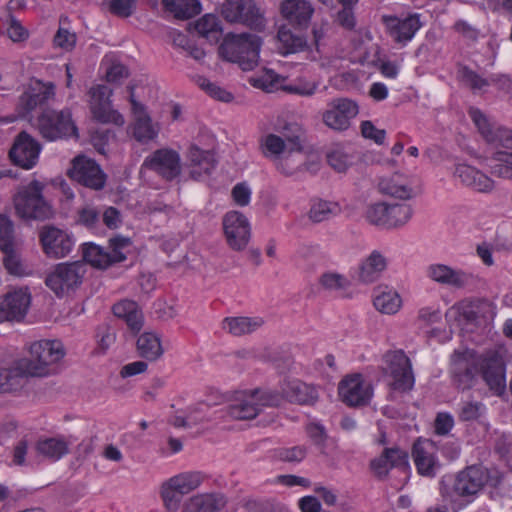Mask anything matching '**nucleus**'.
<instances>
[{
    "label": "nucleus",
    "instance_id": "f704fd0d",
    "mask_svg": "<svg viewBox=\"0 0 512 512\" xmlns=\"http://www.w3.org/2000/svg\"><path fill=\"white\" fill-rule=\"evenodd\" d=\"M55 86L52 83L43 85L38 90L33 88L22 94L20 97V105L25 113H30L38 106H42L54 96Z\"/></svg>",
    "mask_w": 512,
    "mask_h": 512
},
{
    "label": "nucleus",
    "instance_id": "412c9836",
    "mask_svg": "<svg viewBox=\"0 0 512 512\" xmlns=\"http://www.w3.org/2000/svg\"><path fill=\"white\" fill-rule=\"evenodd\" d=\"M487 473L481 466H468L455 475L453 492L460 497L476 495L486 484Z\"/></svg>",
    "mask_w": 512,
    "mask_h": 512
},
{
    "label": "nucleus",
    "instance_id": "bf43d9fd",
    "mask_svg": "<svg viewBox=\"0 0 512 512\" xmlns=\"http://www.w3.org/2000/svg\"><path fill=\"white\" fill-rule=\"evenodd\" d=\"M384 453L385 459L391 468L406 470L409 467V455L405 450L399 447H391L385 448Z\"/></svg>",
    "mask_w": 512,
    "mask_h": 512
},
{
    "label": "nucleus",
    "instance_id": "e433bc0d",
    "mask_svg": "<svg viewBox=\"0 0 512 512\" xmlns=\"http://www.w3.org/2000/svg\"><path fill=\"white\" fill-rule=\"evenodd\" d=\"M162 4L177 19H190L201 12L199 0H162Z\"/></svg>",
    "mask_w": 512,
    "mask_h": 512
},
{
    "label": "nucleus",
    "instance_id": "680f3d73",
    "mask_svg": "<svg viewBox=\"0 0 512 512\" xmlns=\"http://www.w3.org/2000/svg\"><path fill=\"white\" fill-rule=\"evenodd\" d=\"M15 246L14 225L10 218L0 214V249Z\"/></svg>",
    "mask_w": 512,
    "mask_h": 512
},
{
    "label": "nucleus",
    "instance_id": "aec40b11",
    "mask_svg": "<svg viewBox=\"0 0 512 512\" xmlns=\"http://www.w3.org/2000/svg\"><path fill=\"white\" fill-rule=\"evenodd\" d=\"M338 394L342 402L350 407L368 404L372 395L361 374H354L342 379L338 385Z\"/></svg>",
    "mask_w": 512,
    "mask_h": 512
},
{
    "label": "nucleus",
    "instance_id": "a211bd4d",
    "mask_svg": "<svg viewBox=\"0 0 512 512\" xmlns=\"http://www.w3.org/2000/svg\"><path fill=\"white\" fill-rule=\"evenodd\" d=\"M469 116L487 143L512 150L511 129L506 127H492L487 117L478 108H471L469 110Z\"/></svg>",
    "mask_w": 512,
    "mask_h": 512
},
{
    "label": "nucleus",
    "instance_id": "4be33fe9",
    "mask_svg": "<svg viewBox=\"0 0 512 512\" xmlns=\"http://www.w3.org/2000/svg\"><path fill=\"white\" fill-rule=\"evenodd\" d=\"M428 276L443 285L457 289L475 284L477 277L463 270H455L444 264H433L428 267Z\"/></svg>",
    "mask_w": 512,
    "mask_h": 512
},
{
    "label": "nucleus",
    "instance_id": "3c124183",
    "mask_svg": "<svg viewBox=\"0 0 512 512\" xmlns=\"http://www.w3.org/2000/svg\"><path fill=\"white\" fill-rule=\"evenodd\" d=\"M172 478L183 493L189 494L204 482L206 476L200 471H188L179 473Z\"/></svg>",
    "mask_w": 512,
    "mask_h": 512
},
{
    "label": "nucleus",
    "instance_id": "774afa93",
    "mask_svg": "<svg viewBox=\"0 0 512 512\" xmlns=\"http://www.w3.org/2000/svg\"><path fill=\"white\" fill-rule=\"evenodd\" d=\"M361 134L364 138L373 140L376 144H383L386 138V131L378 129L371 121L361 123Z\"/></svg>",
    "mask_w": 512,
    "mask_h": 512
},
{
    "label": "nucleus",
    "instance_id": "de8ad7c7",
    "mask_svg": "<svg viewBox=\"0 0 512 512\" xmlns=\"http://www.w3.org/2000/svg\"><path fill=\"white\" fill-rule=\"evenodd\" d=\"M413 215V209L408 204H388L387 229L405 225Z\"/></svg>",
    "mask_w": 512,
    "mask_h": 512
},
{
    "label": "nucleus",
    "instance_id": "13d9d810",
    "mask_svg": "<svg viewBox=\"0 0 512 512\" xmlns=\"http://www.w3.org/2000/svg\"><path fill=\"white\" fill-rule=\"evenodd\" d=\"M253 397H255V402L258 404V407H279L283 402V394L281 395L279 392L274 390H259L255 389L251 392Z\"/></svg>",
    "mask_w": 512,
    "mask_h": 512
},
{
    "label": "nucleus",
    "instance_id": "4c0bfd02",
    "mask_svg": "<svg viewBox=\"0 0 512 512\" xmlns=\"http://www.w3.org/2000/svg\"><path fill=\"white\" fill-rule=\"evenodd\" d=\"M486 304L483 300L461 301L451 307L445 314L446 319L451 315L459 316L466 324H475L478 321L481 306Z\"/></svg>",
    "mask_w": 512,
    "mask_h": 512
},
{
    "label": "nucleus",
    "instance_id": "6ab92c4d",
    "mask_svg": "<svg viewBox=\"0 0 512 512\" xmlns=\"http://www.w3.org/2000/svg\"><path fill=\"white\" fill-rule=\"evenodd\" d=\"M358 114V105L348 98H337L323 113V122L331 129L343 131L349 128L350 120Z\"/></svg>",
    "mask_w": 512,
    "mask_h": 512
},
{
    "label": "nucleus",
    "instance_id": "473e14b6",
    "mask_svg": "<svg viewBox=\"0 0 512 512\" xmlns=\"http://www.w3.org/2000/svg\"><path fill=\"white\" fill-rule=\"evenodd\" d=\"M136 351L139 357L150 362L157 361L164 354L160 337L152 332H144L138 337Z\"/></svg>",
    "mask_w": 512,
    "mask_h": 512
},
{
    "label": "nucleus",
    "instance_id": "37998d69",
    "mask_svg": "<svg viewBox=\"0 0 512 512\" xmlns=\"http://www.w3.org/2000/svg\"><path fill=\"white\" fill-rule=\"evenodd\" d=\"M83 263L90 264L98 269H106L111 266L108 252L94 243H85L82 248Z\"/></svg>",
    "mask_w": 512,
    "mask_h": 512
},
{
    "label": "nucleus",
    "instance_id": "0eeeda50",
    "mask_svg": "<svg viewBox=\"0 0 512 512\" xmlns=\"http://www.w3.org/2000/svg\"><path fill=\"white\" fill-rule=\"evenodd\" d=\"M142 167L155 172L166 181H173L181 174V157L171 148L157 149L144 159Z\"/></svg>",
    "mask_w": 512,
    "mask_h": 512
},
{
    "label": "nucleus",
    "instance_id": "e2e57ef3",
    "mask_svg": "<svg viewBox=\"0 0 512 512\" xmlns=\"http://www.w3.org/2000/svg\"><path fill=\"white\" fill-rule=\"evenodd\" d=\"M245 508L249 512H278L281 505L274 499H251L246 501Z\"/></svg>",
    "mask_w": 512,
    "mask_h": 512
},
{
    "label": "nucleus",
    "instance_id": "4d7b16f0",
    "mask_svg": "<svg viewBox=\"0 0 512 512\" xmlns=\"http://www.w3.org/2000/svg\"><path fill=\"white\" fill-rule=\"evenodd\" d=\"M485 410L483 403L478 401L463 402L459 408L458 419L461 422H471L478 420Z\"/></svg>",
    "mask_w": 512,
    "mask_h": 512
},
{
    "label": "nucleus",
    "instance_id": "c03bdc74",
    "mask_svg": "<svg viewBox=\"0 0 512 512\" xmlns=\"http://www.w3.org/2000/svg\"><path fill=\"white\" fill-rule=\"evenodd\" d=\"M340 211L338 203L318 199L311 204L309 218L315 223H320L338 215Z\"/></svg>",
    "mask_w": 512,
    "mask_h": 512
},
{
    "label": "nucleus",
    "instance_id": "bb28decb",
    "mask_svg": "<svg viewBox=\"0 0 512 512\" xmlns=\"http://www.w3.org/2000/svg\"><path fill=\"white\" fill-rule=\"evenodd\" d=\"M452 366L453 383L462 391L472 388L477 374V367L465 358L463 353H455Z\"/></svg>",
    "mask_w": 512,
    "mask_h": 512
},
{
    "label": "nucleus",
    "instance_id": "7ed1b4c3",
    "mask_svg": "<svg viewBox=\"0 0 512 512\" xmlns=\"http://www.w3.org/2000/svg\"><path fill=\"white\" fill-rule=\"evenodd\" d=\"M262 43V38L256 34L228 33L218 53L223 60L238 64L243 71H251L258 65Z\"/></svg>",
    "mask_w": 512,
    "mask_h": 512
},
{
    "label": "nucleus",
    "instance_id": "09e8293b",
    "mask_svg": "<svg viewBox=\"0 0 512 512\" xmlns=\"http://www.w3.org/2000/svg\"><path fill=\"white\" fill-rule=\"evenodd\" d=\"M457 73L459 80L472 90H480L489 86L490 82L497 81L494 77H491L490 80L481 77L467 65H459Z\"/></svg>",
    "mask_w": 512,
    "mask_h": 512
},
{
    "label": "nucleus",
    "instance_id": "2eb2a0df",
    "mask_svg": "<svg viewBox=\"0 0 512 512\" xmlns=\"http://www.w3.org/2000/svg\"><path fill=\"white\" fill-rule=\"evenodd\" d=\"M40 143L26 131L20 132L9 151L12 163L23 169L33 168L39 159Z\"/></svg>",
    "mask_w": 512,
    "mask_h": 512
},
{
    "label": "nucleus",
    "instance_id": "f3484780",
    "mask_svg": "<svg viewBox=\"0 0 512 512\" xmlns=\"http://www.w3.org/2000/svg\"><path fill=\"white\" fill-rule=\"evenodd\" d=\"M30 304L31 295L27 289H15L7 292L0 300V322L23 320Z\"/></svg>",
    "mask_w": 512,
    "mask_h": 512
},
{
    "label": "nucleus",
    "instance_id": "2f4dec72",
    "mask_svg": "<svg viewBox=\"0 0 512 512\" xmlns=\"http://www.w3.org/2000/svg\"><path fill=\"white\" fill-rule=\"evenodd\" d=\"M188 158L193 166L190 173L194 179H199L203 174L209 175L216 165L214 154L209 150H202L196 145L189 147Z\"/></svg>",
    "mask_w": 512,
    "mask_h": 512
},
{
    "label": "nucleus",
    "instance_id": "ddd939ff",
    "mask_svg": "<svg viewBox=\"0 0 512 512\" xmlns=\"http://www.w3.org/2000/svg\"><path fill=\"white\" fill-rule=\"evenodd\" d=\"M280 14L287 26L298 32H306L311 25L315 8L310 0H282Z\"/></svg>",
    "mask_w": 512,
    "mask_h": 512
},
{
    "label": "nucleus",
    "instance_id": "f03ea898",
    "mask_svg": "<svg viewBox=\"0 0 512 512\" xmlns=\"http://www.w3.org/2000/svg\"><path fill=\"white\" fill-rule=\"evenodd\" d=\"M44 189L45 184L36 179L19 186L12 197L16 216L25 221L53 218L55 211L51 201L44 196Z\"/></svg>",
    "mask_w": 512,
    "mask_h": 512
},
{
    "label": "nucleus",
    "instance_id": "9d476101",
    "mask_svg": "<svg viewBox=\"0 0 512 512\" xmlns=\"http://www.w3.org/2000/svg\"><path fill=\"white\" fill-rule=\"evenodd\" d=\"M39 241L44 254L54 259L69 255L75 244L71 234L53 225H44L40 229Z\"/></svg>",
    "mask_w": 512,
    "mask_h": 512
},
{
    "label": "nucleus",
    "instance_id": "338daca9",
    "mask_svg": "<svg viewBox=\"0 0 512 512\" xmlns=\"http://www.w3.org/2000/svg\"><path fill=\"white\" fill-rule=\"evenodd\" d=\"M3 254V263L5 268L10 274L19 275L22 271L20 258L16 253L15 246H10L7 249H0Z\"/></svg>",
    "mask_w": 512,
    "mask_h": 512
},
{
    "label": "nucleus",
    "instance_id": "6e6552de",
    "mask_svg": "<svg viewBox=\"0 0 512 512\" xmlns=\"http://www.w3.org/2000/svg\"><path fill=\"white\" fill-rule=\"evenodd\" d=\"M444 449L432 439L418 437L412 446V459L417 472L424 477L433 478L440 469L441 464L437 457V451Z\"/></svg>",
    "mask_w": 512,
    "mask_h": 512
},
{
    "label": "nucleus",
    "instance_id": "c756f323",
    "mask_svg": "<svg viewBox=\"0 0 512 512\" xmlns=\"http://www.w3.org/2000/svg\"><path fill=\"white\" fill-rule=\"evenodd\" d=\"M282 393L289 402L300 405H312L318 399L315 388L298 379L286 381L282 386Z\"/></svg>",
    "mask_w": 512,
    "mask_h": 512
},
{
    "label": "nucleus",
    "instance_id": "a18cd8bd",
    "mask_svg": "<svg viewBox=\"0 0 512 512\" xmlns=\"http://www.w3.org/2000/svg\"><path fill=\"white\" fill-rule=\"evenodd\" d=\"M401 303L399 294L394 290L380 291L373 300L375 308L384 314H395Z\"/></svg>",
    "mask_w": 512,
    "mask_h": 512
},
{
    "label": "nucleus",
    "instance_id": "79ce46f5",
    "mask_svg": "<svg viewBox=\"0 0 512 512\" xmlns=\"http://www.w3.org/2000/svg\"><path fill=\"white\" fill-rule=\"evenodd\" d=\"M184 495L186 494L181 491L172 477L161 484L160 496L164 507L169 512H176L179 509Z\"/></svg>",
    "mask_w": 512,
    "mask_h": 512
},
{
    "label": "nucleus",
    "instance_id": "39448f33",
    "mask_svg": "<svg viewBox=\"0 0 512 512\" xmlns=\"http://www.w3.org/2000/svg\"><path fill=\"white\" fill-rule=\"evenodd\" d=\"M86 272L82 261L59 263L46 276L45 284L57 297L69 296L81 286Z\"/></svg>",
    "mask_w": 512,
    "mask_h": 512
},
{
    "label": "nucleus",
    "instance_id": "0e129e2a",
    "mask_svg": "<svg viewBox=\"0 0 512 512\" xmlns=\"http://www.w3.org/2000/svg\"><path fill=\"white\" fill-rule=\"evenodd\" d=\"M136 7V0H110L109 11L121 18L130 17Z\"/></svg>",
    "mask_w": 512,
    "mask_h": 512
},
{
    "label": "nucleus",
    "instance_id": "7c9ffc66",
    "mask_svg": "<svg viewBox=\"0 0 512 512\" xmlns=\"http://www.w3.org/2000/svg\"><path fill=\"white\" fill-rule=\"evenodd\" d=\"M302 152L303 151L289 149L277 161V169L286 176H292L301 171H316L318 163L306 162Z\"/></svg>",
    "mask_w": 512,
    "mask_h": 512
},
{
    "label": "nucleus",
    "instance_id": "49530a36",
    "mask_svg": "<svg viewBox=\"0 0 512 512\" xmlns=\"http://www.w3.org/2000/svg\"><path fill=\"white\" fill-rule=\"evenodd\" d=\"M280 132L284 141H287L291 145L290 149L303 151V143L306 140V135L304 128L300 124L296 122L285 123Z\"/></svg>",
    "mask_w": 512,
    "mask_h": 512
},
{
    "label": "nucleus",
    "instance_id": "1a4fd4ad",
    "mask_svg": "<svg viewBox=\"0 0 512 512\" xmlns=\"http://www.w3.org/2000/svg\"><path fill=\"white\" fill-rule=\"evenodd\" d=\"M112 89L107 85H96L89 90V106L93 117L101 123H113L122 126L125 121L122 114L112 109L110 97Z\"/></svg>",
    "mask_w": 512,
    "mask_h": 512
},
{
    "label": "nucleus",
    "instance_id": "c85d7f7f",
    "mask_svg": "<svg viewBox=\"0 0 512 512\" xmlns=\"http://www.w3.org/2000/svg\"><path fill=\"white\" fill-rule=\"evenodd\" d=\"M277 38L283 55L295 54L309 49L305 32L295 31L290 26L281 25L277 32Z\"/></svg>",
    "mask_w": 512,
    "mask_h": 512
},
{
    "label": "nucleus",
    "instance_id": "393cba45",
    "mask_svg": "<svg viewBox=\"0 0 512 512\" xmlns=\"http://www.w3.org/2000/svg\"><path fill=\"white\" fill-rule=\"evenodd\" d=\"M386 267V258L378 250H373L370 255L361 262L354 278L363 284L373 283L380 278Z\"/></svg>",
    "mask_w": 512,
    "mask_h": 512
},
{
    "label": "nucleus",
    "instance_id": "cd10ccee",
    "mask_svg": "<svg viewBox=\"0 0 512 512\" xmlns=\"http://www.w3.org/2000/svg\"><path fill=\"white\" fill-rule=\"evenodd\" d=\"M454 175L458 177L464 185L478 192L488 193L494 188V181L491 178L470 165H457Z\"/></svg>",
    "mask_w": 512,
    "mask_h": 512
},
{
    "label": "nucleus",
    "instance_id": "5fc2aeb1",
    "mask_svg": "<svg viewBox=\"0 0 512 512\" xmlns=\"http://www.w3.org/2000/svg\"><path fill=\"white\" fill-rule=\"evenodd\" d=\"M22 378L17 364L13 369H0V393L16 390L21 386Z\"/></svg>",
    "mask_w": 512,
    "mask_h": 512
},
{
    "label": "nucleus",
    "instance_id": "4468645a",
    "mask_svg": "<svg viewBox=\"0 0 512 512\" xmlns=\"http://www.w3.org/2000/svg\"><path fill=\"white\" fill-rule=\"evenodd\" d=\"M69 176L79 184L94 190L104 188L107 178L95 160L83 155L73 159Z\"/></svg>",
    "mask_w": 512,
    "mask_h": 512
},
{
    "label": "nucleus",
    "instance_id": "c9c22d12",
    "mask_svg": "<svg viewBox=\"0 0 512 512\" xmlns=\"http://www.w3.org/2000/svg\"><path fill=\"white\" fill-rule=\"evenodd\" d=\"M263 324L264 320L261 317H227L223 320V328L234 336L252 333Z\"/></svg>",
    "mask_w": 512,
    "mask_h": 512
},
{
    "label": "nucleus",
    "instance_id": "423d86ee",
    "mask_svg": "<svg viewBox=\"0 0 512 512\" xmlns=\"http://www.w3.org/2000/svg\"><path fill=\"white\" fill-rule=\"evenodd\" d=\"M222 16L230 23H240L251 30L262 32L266 27L264 12L255 0H225Z\"/></svg>",
    "mask_w": 512,
    "mask_h": 512
},
{
    "label": "nucleus",
    "instance_id": "a878e982",
    "mask_svg": "<svg viewBox=\"0 0 512 512\" xmlns=\"http://www.w3.org/2000/svg\"><path fill=\"white\" fill-rule=\"evenodd\" d=\"M113 314L125 320L129 331L136 336L144 325V317L138 304L132 300H121L113 305Z\"/></svg>",
    "mask_w": 512,
    "mask_h": 512
},
{
    "label": "nucleus",
    "instance_id": "20e7f679",
    "mask_svg": "<svg viewBox=\"0 0 512 512\" xmlns=\"http://www.w3.org/2000/svg\"><path fill=\"white\" fill-rule=\"evenodd\" d=\"M40 135L48 141L78 139V128L70 109H45L37 118Z\"/></svg>",
    "mask_w": 512,
    "mask_h": 512
},
{
    "label": "nucleus",
    "instance_id": "b1692460",
    "mask_svg": "<svg viewBox=\"0 0 512 512\" xmlns=\"http://www.w3.org/2000/svg\"><path fill=\"white\" fill-rule=\"evenodd\" d=\"M227 501L221 493H202L188 498L182 507V512H219Z\"/></svg>",
    "mask_w": 512,
    "mask_h": 512
},
{
    "label": "nucleus",
    "instance_id": "58836bf2",
    "mask_svg": "<svg viewBox=\"0 0 512 512\" xmlns=\"http://www.w3.org/2000/svg\"><path fill=\"white\" fill-rule=\"evenodd\" d=\"M195 31L211 44L217 43L222 36L219 19L213 14H205L197 20Z\"/></svg>",
    "mask_w": 512,
    "mask_h": 512
},
{
    "label": "nucleus",
    "instance_id": "5701e85b",
    "mask_svg": "<svg viewBox=\"0 0 512 512\" xmlns=\"http://www.w3.org/2000/svg\"><path fill=\"white\" fill-rule=\"evenodd\" d=\"M482 378L490 391L496 396L506 392V365L502 359L490 357L484 360L481 366Z\"/></svg>",
    "mask_w": 512,
    "mask_h": 512
},
{
    "label": "nucleus",
    "instance_id": "69168bd1",
    "mask_svg": "<svg viewBox=\"0 0 512 512\" xmlns=\"http://www.w3.org/2000/svg\"><path fill=\"white\" fill-rule=\"evenodd\" d=\"M100 220V212L92 206L83 207L78 211L77 222L88 229L97 227Z\"/></svg>",
    "mask_w": 512,
    "mask_h": 512
},
{
    "label": "nucleus",
    "instance_id": "f257e3e1",
    "mask_svg": "<svg viewBox=\"0 0 512 512\" xmlns=\"http://www.w3.org/2000/svg\"><path fill=\"white\" fill-rule=\"evenodd\" d=\"M30 358H23L17 362L18 372L23 377H45L55 370L54 365L61 361L65 348L60 340L42 339L30 346Z\"/></svg>",
    "mask_w": 512,
    "mask_h": 512
},
{
    "label": "nucleus",
    "instance_id": "a19ab883",
    "mask_svg": "<svg viewBox=\"0 0 512 512\" xmlns=\"http://www.w3.org/2000/svg\"><path fill=\"white\" fill-rule=\"evenodd\" d=\"M378 186L380 192L383 194L402 200L412 198V189L401 180L398 174L389 178H382Z\"/></svg>",
    "mask_w": 512,
    "mask_h": 512
},
{
    "label": "nucleus",
    "instance_id": "8fccbe9b",
    "mask_svg": "<svg viewBox=\"0 0 512 512\" xmlns=\"http://www.w3.org/2000/svg\"><path fill=\"white\" fill-rule=\"evenodd\" d=\"M285 141L275 134H268L260 140V150L266 158L276 159L285 152Z\"/></svg>",
    "mask_w": 512,
    "mask_h": 512
},
{
    "label": "nucleus",
    "instance_id": "603ef678",
    "mask_svg": "<svg viewBox=\"0 0 512 512\" xmlns=\"http://www.w3.org/2000/svg\"><path fill=\"white\" fill-rule=\"evenodd\" d=\"M364 216L371 225L387 229L388 204L385 202L374 203L367 207Z\"/></svg>",
    "mask_w": 512,
    "mask_h": 512
},
{
    "label": "nucleus",
    "instance_id": "dca6fc26",
    "mask_svg": "<svg viewBox=\"0 0 512 512\" xmlns=\"http://www.w3.org/2000/svg\"><path fill=\"white\" fill-rule=\"evenodd\" d=\"M381 20L387 34L395 43L401 45H406L410 42L416 32L422 27L418 14H411L405 18H399L395 15H383Z\"/></svg>",
    "mask_w": 512,
    "mask_h": 512
},
{
    "label": "nucleus",
    "instance_id": "ea45409f",
    "mask_svg": "<svg viewBox=\"0 0 512 512\" xmlns=\"http://www.w3.org/2000/svg\"><path fill=\"white\" fill-rule=\"evenodd\" d=\"M37 451L44 457L57 461L68 454V442L62 438H46L37 443Z\"/></svg>",
    "mask_w": 512,
    "mask_h": 512
},
{
    "label": "nucleus",
    "instance_id": "f8f14e48",
    "mask_svg": "<svg viewBox=\"0 0 512 512\" xmlns=\"http://www.w3.org/2000/svg\"><path fill=\"white\" fill-rule=\"evenodd\" d=\"M222 225L228 246L234 251L244 250L251 238V227L246 216L239 211H229L224 215Z\"/></svg>",
    "mask_w": 512,
    "mask_h": 512
},
{
    "label": "nucleus",
    "instance_id": "9b49d317",
    "mask_svg": "<svg viewBox=\"0 0 512 512\" xmlns=\"http://www.w3.org/2000/svg\"><path fill=\"white\" fill-rule=\"evenodd\" d=\"M387 372L393 378L392 388L407 392L414 386L411 361L403 350L389 351L384 355Z\"/></svg>",
    "mask_w": 512,
    "mask_h": 512
},
{
    "label": "nucleus",
    "instance_id": "72a5a7b5",
    "mask_svg": "<svg viewBox=\"0 0 512 512\" xmlns=\"http://www.w3.org/2000/svg\"><path fill=\"white\" fill-rule=\"evenodd\" d=\"M261 409L255 402V397L244 395L243 398L235 399L226 407V414L235 420H250L255 418Z\"/></svg>",
    "mask_w": 512,
    "mask_h": 512
},
{
    "label": "nucleus",
    "instance_id": "6e6d98bb",
    "mask_svg": "<svg viewBox=\"0 0 512 512\" xmlns=\"http://www.w3.org/2000/svg\"><path fill=\"white\" fill-rule=\"evenodd\" d=\"M133 135L139 142H147L156 137L157 133L154 131L148 115L137 117L133 128Z\"/></svg>",
    "mask_w": 512,
    "mask_h": 512
},
{
    "label": "nucleus",
    "instance_id": "052dcab7",
    "mask_svg": "<svg viewBox=\"0 0 512 512\" xmlns=\"http://www.w3.org/2000/svg\"><path fill=\"white\" fill-rule=\"evenodd\" d=\"M198 85L201 89H203L209 96L212 98L222 101V102H231L234 99L232 93L223 89L222 87L212 83L207 78L201 77L198 80Z\"/></svg>",
    "mask_w": 512,
    "mask_h": 512
},
{
    "label": "nucleus",
    "instance_id": "864d4df0",
    "mask_svg": "<svg viewBox=\"0 0 512 512\" xmlns=\"http://www.w3.org/2000/svg\"><path fill=\"white\" fill-rule=\"evenodd\" d=\"M307 448L304 445L280 447L274 450V457L282 462L300 463L306 458Z\"/></svg>",
    "mask_w": 512,
    "mask_h": 512
}]
</instances>
